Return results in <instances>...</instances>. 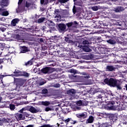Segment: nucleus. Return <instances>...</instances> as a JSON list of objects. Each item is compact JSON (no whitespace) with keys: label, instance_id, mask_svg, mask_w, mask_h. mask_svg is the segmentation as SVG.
I'll list each match as a JSON object with an SVG mask.
<instances>
[{"label":"nucleus","instance_id":"26","mask_svg":"<svg viewBox=\"0 0 127 127\" xmlns=\"http://www.w3.org/2000/svg\"><path fill=\"white\" fill-rule=\"evenodd\" d=\"M1 4L3 5V6H7V5H8V0H2Z\"/></svg>","mask_w":127,"mask_h":127},{"label":"nucleus","instance_id":"44","mask_svg":"<svg viewBox=\"0 0 127 127\" xmlns=\"http://www.w3.org/2000/svg\"><path fill=\"white\" fill-rule=\"evenodd\" d=\"M43 105L44 106H49V105H50V102L48 101L43 102Z\"/></svg>","mask_w":127,"mask_h":127},{"label":"nucleus","instance_id":"29","mask_svg":"<svg viewBox=\"0 0 127 127\" xmlns=\"http://www.w3.org/2000/svg\"><path fill=\"white\" fill-rule=\"evenodd\" d=\"M45 19H46V18H45L44 17H42L41 18H39L37 20V22L38 23H42V22H43L44 21V20H45Z\"/></svg>","mask_w":127,"mask_h":127},{"label":"nucleus","instance_id":"42","mask_svg":"<svg viewBox=\"0 0 127 127\" xmlns=\"http://www.w3.org/2000/svg\"><path fill=\"white\" fill-rule=\"evenodd\" d=\"M53 87H54V88H60L61 85L60 84L57 83L53 85Z\"/></svg>","mask_w":127,"mask_h":127},{"label":"nucleus","instance_id":"39","mask_svg":"<svg viewBox=\"0 0 127 127\" xmlns=\"http://www.w3.org/2000/svg\"><path fill=\"white\" fill-rule=\"evenodd\" d=\"M23 115H24V120H25V117L26 118H29V117H30V115H29V114H28L26 112H24L23 113Z\"/></svg>","mask_w":127,"mask_h":127},{"label":"nucleus","instance_id":"56","mask_svg":"<svg viewBox=\"0 0 127 127\" xmlns=\"http://www.w3.org/2000/svg\"><path fill=\"white\" fill-rule=\"evenodd\" d=\"M92 127H99V126L97 124H94L92 125Z\"/></svg>","mask_w":127,"mask_h":127},{"label":"nucleus","instance_id":"28","mask_svg":"<svg viewBox=\"0 0 127 127\" xmlns=\"http://www.w3.org/2000/svg\"><path fill=\"white\" fill-rule=\"evenodd\" d=\"M14 81L15 83H17V84H18V85H19V83H21V82H22V79L14 77Z\"/></svg>","mask_w":127,"mask_h":127},{"label":"nucleus","instance_id":"57","mask_svg":"<svg viewBox=\"0 0 127 127\" xmlns=\"http://www.w3.org/2000/svg\"><path fill=\"white\" fill-rule=\"evenodd\" d=\"M103 26H108V24H107L106 23H103Z\"/></svg>","mask_w":127,"mask_h":127},{"label":"nucleus","instance_id":"52","mask_svg":"<svg viewBox=\"0 0 127 127\" xmlns=\"http://www.w3.org/2000/svg\"><path fill=\"white\" fill-rule=\"evenodd\" d=\"M83 44H89V42L88 41H84L83 42Z\"/></svg>","mask_w":127,"mask_h":127},{"label":"nucleus","instance_id":"54","mask_svg":"<svg viewBox=\"0 0 127 127\" xmlns=\"http://www.w3.org/2000/svg\"><path fill=\"white\" fill-rule=\"evenodd\" d=\"M0 20H1V21H4V20H5V18L4 17L0 18Z\"/></svg>","mask_w":127,"mask_h":127},{"label":"nucleus","instance_id":"48","mask_svg":"<svg viewBox=\"0 0 127 127\" xmlns=\"http://www.w3.org/2000/svg\"><path fill=\"white\" fill-rule=\"evenodd\" d=\"M52 109L49 107H48L45 109V112H49V111H51Z\"/></svg>","mask_w":127,"mask_h":127},{"label":"nucleus","instance_id":"12","mask_svg":"<svg viewBox=\"0 0 127 127\" xmlns=\"http://www.w3.org/2000/svg\"><path fill=\"white\" fill-rule=\"evenodd\" d=\"M20 54L21 53H26V52H28L29 51V48L27 47L23 46L20 47Z\"/></svg>","mask_w":127,"mask_h":127},{"label":"nucleus","instance_id":"45","mask_svg":"<svg viewBox=\"0 0 127 127\" xmlns=\"http://www.w3.org/2000/svg\"><path fill=\"white\" fill-rule=\"evenodd\" d=\"M115 40H116V42L117 44V42H118V43H122V42H121V41H120V39H121L120 38H115Z\"/></svg>","mask_w":127,"mask_h":127},{"label":"nucleus","instance_id":"20","mask_svg":"<svg viewBox=\"0 0 127 127\" xmlns=\"http://www.w3.org/2000/svg\"><path fill=\"white\" fill-rule=\"evenodd\" d=\"M18 22H19V19L15 18L11 21V25H12V26H15Z\"/></svg>","mask_w":127,"mask_h":127},{"label":"nucleus","instance_id":"33","mask_svg":"<svg viewBox=\"0 0 127 127\" xmlns=\"http://www.w3.org/2000/svg\"><path fill=\"white\" fill-rule=\"evenodd\" d=\"M83 51H84L85 52H91V51H92V50L89 48V47H84L83 48Z\"/></svg>","mask_w":127,"mask_h":127},{"label":"nucleus","instance_id":"25","mask_svg":"<svg viewBox=\"0 0 127 127\" xmlns=\"http://www.w3.org/2000/svg\"><path fill=\"white\" fill-rule=\"evenodd\" d=\"M106 41L107 43H109V44H112V45L116 44V40H115V39H110L108 40H107Z\"/></svg>","mask_w":127,"mask_h":127},{"label":"nucleus","instance_id":"21","mask_svg":"<svg viewBox=\"0 0 127 127\" xmlns=\"http://www.w3.org/2000/svg\"><path fill=\"white\" fill-rule=\"evenodd\" d=\"M45 25H47L48 26H54L55 25V24H54V22L51 21V20H48L45 22Z\"/></svg>","mask_w":127,"mask_h":127},{"label":"nucleus","instance_id":"46","mask_svg":"<svg viewBox=\"0 0 127 127\" xmlns=\"http://www.w3.org/2000/svg\"><path fill=\"white\" fill-rule=\"evenodd\" d=\"M42 94H48V90L47 89H44L42 91Z\"/></svg>","mask_w":127,"mask_h":127},{"label":"nucleus","instance_id":"61","mask_svg":"<svg viewBox=\"0 0 127 127\" xmlns=\"http://www.w3.org/2000/svg\"><path fill=\"white\" fill-rule=\"evenodd\" d=\"M40 65H41V63H39V64H37V67H39V66H40Z\"/></svg>","mask_w":127,"mask_h":127},{"label":"nucleus","instance_id":"3","mask_svg":"<svg viewBox=\"0 0 127 127\" xmlns=\"http://www.w3.org/2000/svg\"><path fill=\"white\" fill-rule=\"evenodd\" d=\"M111 105V106H108V110H112L113 111H123L125 110V108L123 107V104H120L117 106H114V104H115V102L113 101L110 103Z\"/></svg>","mask_w":127,"mask_h":127},{"label":"nucleus","instance_id":"7","mask_svg":"<svg viewBox=\"0 0 127 127\" xmlns=\"http://www.w3.org/2000/svg\"><path fill=\"white\" fill-rule=\"evenodd\" d=\"M23 0H19L18 2V7L17 9V12H21L24 10V6L21 5V3Z\"/></svg>","mask_w":127,"mask_h":127},{"label":"nucleus","instance_id":"38","mask_svg":"<svg viewBox=\"0 0 127 127\" xmlns=\"http://www.w3.org/2000/svg\"><path fill=\"white\" fill-rule=\"evenodd\" d=\"M63 113H64V114H68L69 113V110L68 109V108H64L63 109L62 111Z\"/></svg>","mask_w":127,"mask_h":127},{"label":"nucleus","instance_id":"11","mask_svg":"<svg viewBox=\"0 0 127 127\" xmlns=\"http://www.w3.org/2000/svg\"><path fill=\"white\" fill-rule=\"evenodd\" d=\"M59 30L60 32H63L66 30V25L65 24H60L58 25Z\"/></svg>","mask_w":127,"mask_h":127},{"label":"nucleus","instance_id":"23","mask_svg":"<svg viewBox=\"0 0 127 127\" xmlns=\"http://www.w3.org/2000/svg\"><path fill=\"white\" fill-rule=\"evenodd\" d=\"M94 117L90 116L89 118L86 120V124H92L94 123Z\"/></svg>","mask_w":127,"mask_h":127},{"label":"nucleus","instance_id":"19","mask_svg":"<svg viewBox=\"0 0 127 127\" xmlns=\"http://www.w3.org/2000/svg\"><path fill=\"white\" fill-rule=\"evenodd\" d=\"M75 5H78L79 6H82L83 5V1L82 0H73Z\"/></svg>","mask_w":127,"mask_h":127},{"label":"nucleus","instance_id":"59","mask_svg":"<svg viewBox=\"0 0 127 127\" xmlns=\"http://www.w3.org/2000/svg\"><path fill=\"white\" fill-rule=\"evenodd\" d=\"M25 127H33V125H28L27 126Z\"/></svg>","mask_w":127,"mask_h":127},{"label":"nucleus","instance_id":"50","mask_svg":"<svg viewBox=\"0 0 127 127\" xmlns=\"http://www.w3.org/2000/svg\"><path fill=\"white\" fill-rule=\"evenodd\" d=\"M110 77H116V76H117V74H116V73H111L110 74Z\"/></svg>","mask_w":127,"mask_h":127},{"label":"nucleus","instance_id":"47","mask_svg":"<svg viewBox=\"0 0 127 127\" xmlns=\"http://www.w3.org/2000/svg\"><path fill=\"white\" fill-rule=\"evenodd\" d=\"M25 6L28 8V7H30V6H31V3L26 2Z\"/></svg>","mask_w":127,"mask_h":127},{"label":"nucleus","instance_id":"40","mask_svg":"<svg viewBox=\"0 0 127 127\" xmlns=\"http://www.w3.org/2000/svg\"><path fill=\"white\" fill-rule=\"evenodd\" d=\"M81 110V107L80 106H75L73 108V111H80Z\"/></svg>","mask_w":127,"mask_h":127},{"label":"nucleus","instance_id":"43","mask_svg":"<svg viewBox=\"0 0 127 127\" xmlns=\"http://www.w3.org/2000/svg\"><path fill=\"white\" fill-rule=\"evenodd\" d=\"M58 1L61 3H65V2H67V1H69V0H58Z\"/></svg>","mask_w":127,"mask_h":127},{"label":"nucleus","instance_id":"14","mask_svg":"<svg viewBox=\"0 0 127 127\" xmlns=\"http://www.w3.org/2000/svg\"><path fill=\"white\" fill-rule=\"evenodd\" d=\"M69 14V11L67 10H61V17H66V15Z\"/></svg>","mask_w":127,"mask_h":127},{"label":"nucleus","instance_id":"51","mask_svg":"<svg viewBox=\"0 0 127 127\" xmlns=\"http://www.w3.org/2000/svg\"><path fill=\"white\" fill-rule=\"evenodd\" d=\"M97 99H102L103 97L102 96V95L101 94H99L98 95H97L96 96Z\"/></svg>","mask_w":127,"mask_h":127},{"label":"nucleus","instance_id":"2","mask_svg":"<svg viewBox=\"0 0 127 127\" xmlns=\"http://www.w3.org/2000/svg\"><path fill=\"white\" fill-rule=\"evenodd\" d=\"M13 74H14L8 75V76H11L12 77H28L29 76V73L25 71L19 70L17 69H15Z\"/></svg>","mask_w":127,"mask_h":127},{"label":"nucleus","instance_id":"5","mask_svg":"<svg viewBox=\"0 0 127 127\" xmlns=\"http://www.w3.org/2000/svg\"><path fill=\"white\" fill-rule=\"evenodd\" d=\"M63 122L66 124V126H68L69 124L71 125H76L78 123L76 120H73L71 118H69L63 120Z\"/></svg>","mask_w":127,"mask_h":127},{"label":"nucleus","instance_id":"35","mask_svg":"<svg viewBox=\"0 0 127 127\" xmlns=\"http://www.w3.org/2000/svg\"><path fill=\"white\" fill-rule=\"evenodd\" d=\"M9 107L11 111H14L15 109V105L13 104H9Z\"/></svg>","mask_w":127,"mask_h":127},{"label":"nucleus","instance_id":"4","mask_svg":"<svg viewBox=\"0 0 127 127\" xmlns=\"http://www.w3.org/2000/svg\"><path fill=\"white\" fill-rule=\"evenodd\" d=\"M55 68L53 67H45L41 70V72L44 74H50L55 72Z\"/></svg>","mask_w":127,"mask_h":127},{"label":"nucleus","instance_id":"31","mask_svg":"<svg viewBox=\"0 0 127 127\" xmlns=\"http://www.w3.org/2000/svg\"><path fill=\"white\" fill-rule=\"evenodd\" d=\"M33 64V59L27 62V63H25V65L26 66H31V65H32Z\"/></svg>","mask_w":127,"mask_h":127},{"label":"nucleus","instance_id":"18","mask_svg":"<svg viewBox=\"0 0 127 127\" xmlns=\"http://www.w3.org/2000/svg\"><path fill=\"white\" fill-rule=\"evenodd\" d=\"M55 14L56 15L55 18H61V11H60L59 9H57L55 10Z\"/></svg>","mask_w":127,"mask_h":127},{"label":"nucleus","instance_id":"53","mask_svg":"<svg viewBox=\"0 0 127 127\" xmlns=\"http://www.w3.org/2000/svg\"><path fill=\"white\" fill-rule=\"evenodd\" d=\"M0 30L2 31V32L5 31V28H0Z\"/></svg>","mask_w":127,"mask_h":127},{"label":"nucleus","instance_id":"60","mask_svg":"<svg viewBox=\"0 0 127 127\" xmlns=\"http://www.w3.org/2000/svg\"><path fill=\"white\" fill-rule=\"evenodd\" d=\"M85 1H86L87 3H89V2L91 1V0H85Z\"/></svg>","mask_w":127,"mask_h":127},{"label":"nucleus","instance_id":"32","mask_svg":"<svg viewBox=\"0 0 127 127\" xmlns=\"http://www.w3.org/2000/svg\"><path fill=\"white\" fill-rule=\"evenodd\" d=\"M17 117L19 120H24V116L23 113L18 114Z\"/></svg>","mask_w":127,"mask_h":127},{"label":"nucleus","instance_id":"9","mask_svg":"<svg viewBox=\"0 0 127 127\" xmlns=\"http://www.w3.org/2000/svg\"><path fill=\"white\" fill-rule=\"evenodd\" d=\"M19 88H20V85L18 83L15 84L13 83L11 85V88L10 89L11 91H19Z\"/></svg>","mask_w":127,"mask_h":127},{"label":"nucleus","instance_id":"24","mask_svg":"<svg viewBox=\"0 0 127 127\" xmlns=\"http://www.w3.org/2000/svg\"><path fill=\"white\" fill-rule=\"evenodd\" d=\"M76 105H77V106H87V102L85 101H82L81 100H79L76 102Z\"/></svg>","mask_w":127,"mask_h":127},{"label":"nucleus","instance_id":"63","mask_svg":"<svg viewBox=\"0 0 127 127\" xmlns=\"http://www.w3.org/2000/svg\"><path fill=\"white\" fill-rule=\"evenodd\" d=\"M40 41H41V42H43V39L42 38L40 39Z\"/></svg>","mask_w":127,"mask_h":127},{"label":"nucleus","instance_id":"8","mask_svg":"<svg viewBox=\"0 0 127 127\" xmlns=\"http://www.w3.org/2000/svg\"><path fill=\"white\" fill-rule=\"evenodd\" d=\"M76 117L78 118V119H86L87 117L88 116V115L87 114V112H83L81 113H78L76 114L75 115Z\"/></svg>","mask_w":127,"mask_h":127},{"label":"nucleus","instance_id":"16","mask_svg":"<svg viewBox=\"0 0 127 127\" xmlns=\"http://www.w3.org/2000/svg\"><path fill=\"white\" fill-rule=\"evenodd\" d=\"M70 73H74V74L70 75L69 76V78L70 79H73V78H76L77 77V75H75V74H76L77 73V70L74 69H71L70 70Z\"/></svg>","mask_w":127,"mask_h":127},{"label":"nucleus","instance_id":"62","mask_svg":"<svg viewBox=\"0 0 127 127\" xmlns=\"http://www.w3.org/2000/svg\"><path fill=\"white\" fill-rule=\"evenodd\" d=\"M126 35H127L126 33H124L122 34V36H126Z\"/></svg>","mask_w":127,"mask_h":127},{"label":"nucleus","instance_id":"15","mask_svg":"<svg viewBox=\"0 0 127 127\" xmlns=\"http://www.w3.org/2000/svg\"><path fill=\"white\" fill-rule=\"evenodd\" d=\"M81 10H82L81 7H78L76 8L75 5H74L73 7L72 11L74 14H75L76 12H81Z\"/></svg>","mask_w":127,"mask_h":127},{"label":"nucleus","instance_id":"17","mask_svg":"<svg viewBox=\"0 0 127 127\" xmlns=\"http://www.w3.org/2000/svg\"><path fill=\"white\" fill-rule=\"evenodd\" d=\"M115 70H116V67L113 65H107L106 66V71L113 72V71H115Z\"/></svg>","mask_w":127,"mask_h":127},{"label":"nucleus","instance_id":"27","mask_svg":"<svg viewBox=\"0 0 127 127\" xmlns=\"http://www.w3.org/2000/svg\"><path fill=\"white\" fill-rule=\"evenodd\" d=\"M64 41H66L67 43H71L72 45L75 43L72 40H70V38L68 37H65Z\"/></svg>","mask_w":127,"mask_h":127},{"label":"nucleus","instance_id":"37","mask_svg":"<svg viewBox=\"0 0 127 127\" xmlns=\"http://www.w3.org/2000/svg\"><path fill=\"white\" fill-rule=\"evenodd\" d=\"M41 4H47L48 3V0H40Z\"/></svg>","mask_w":127,"mask_h":127},{"label":"nucleus","instance_id":"64","mask_svg":"<svg viewBox=\"0 0 127 127\" xmlns=\"http://www.w3.org/2000/svg\"><path fill=\"white\" fill-rule=\"evenodd\" d=\"M126 90L127 91V84L126 85Z\"/></svg>","mask_w":127,"mask_h":127},{"label":"nucleus","instance_id":"13","mask_svg":"<svg viewBox=\"0 0 127 127\" xmlns=\"http://www.w3.org/2000/svg\"><path fill=\"white\" fill-rule=\"evenodd\" d=\"M29 112L31 113L36 114V113H38V112H40V110L39 108H35L33 106H31L29 110Z\"/></svg>","mask_w":127,"mask_h":127},{"label":"nucleus","instance_id":"58","mask_svg":"<svg viewBox=\"0 0 127 127\" xmlns=\"http://www.w3.org/2000/svg\"><path fill=\"white\" fill-rule=\"evenodd\" d=\"M35 18H39V16L37 15V14L35 15Z\"/></svg>","mask_w":127,"mask_h":127},{"label":"nucleus","instance_id":"1","mask_svg":"<svg viewBox=\"0 0 127 127\" xmlns=\"http://www.w3.org/2000/svg\"><path fill=\"white\" fill-rule=\"evenodd\" d=\"M104 82L105 84H107V85L111 87H116L117 90H119V91L123 89L122 79H117L113 78H110V79L106 78L104 79Z\"/></svg>","mask_w":127,"mask_h":127},{"label":"nucleus","instance_id":"6","mask_svg":"<svg viewBox=\"0 0 127 127\" xmlns=\"http://www.w3.org/2000/svg\"><path fill=\"white\" fill-rule=\"evenodd\" d=\"M66 25L68 28H71V27L72 28H76L78 25V23L77 21H74V22H70L66 23Z\"/></svg>","mask_w":127,"mask_h":127},{"label":"nucleus","instance_id":"41","mask_svg":"<svg viewBox=\"0 0 127 127\" xmlns=\"http://www.w3.org/2000/svg\"><path fill=\"white\" fill-rule=\"evenodd\" d=\"M6 73H4V74H2V73H0V79H2L4 78V77H6L7 76H8V75H6Z\"/></svg>","mask_w":127,"mask_h":127},{"label":"nucleus","instance_id":"34","mask_svg":"<svg viewBox=\"0 0 127 127\" xmlns=\"http://www.w3.org/2000/svg\"><path fill=\"white\" fill-rule=\"evenodd\" d=\"M116 24L119 26H122V25H124V24H126V23H125V21L121 22L118 21L116 22Z\"/></svg>","mask_w":127,"mask_h":127},{"label":"nucleus","instance_id":"49","mask_svg":"<svg viewBox=\"0 0 127 127\" xmlns=\"http://www.w3.org/2000/svg\"><path fill=\"white\" fill-rule=\"evenodd\" d=\"M23 111H26V108H23L19 111V113H23Z\"/></svg>","mask_w":127,"mask_h":127},{"label":"nucleus","instance_id":"36","mask_svg":"<svg viewBox=\"0 0 127 127\" xmlns=\"http://www.w3.org/2000/svg\"><path fill=\"white\" fill-rule=\"evenodd\" d=\"M91 8L92 10H94V11H97V10H99V6H91Z\"/></svg>","mask_w":127,"mask_h":127},{"label":"nucleus","instance_id":"10","mask_svg":"<svg viewBox=\"0 0 127 127\" xmlns=\"http://www.w3.org/2000/svg\"><path fill=\"white\" fill-rule=\"evenodd\" d=\"M0 12L1 13V15L3 16H7L9 13H8V11H5V9L3 8V7L0 8Z\"/></svg>","mask_w":127,"mask_h":127},{"label":"nucleus","instance_id":"22","mask_svg":"<svg viewBox=\"0 0 127 127\" xmlns=\"http://www.w3.org/2000/svg\"><path fill=\"white\" fill-rule=\"evenodd\" d=\"M125 9V8L123 6H118L116 8H115L114 11L115 12H121V11H123V10Z\"/></svg>","mask_w":127,"mask_h":127},{"label":"nucleus","instance_id":"30","mask_svg":"<svg viewBox=\"0 0 127 127\" xmlns=\"http://www.w3.org/2000/svg\"><path fill=\"white\" fill-rule=\"evenodd\" d=\"M68 94L69 95H71V96H73L75 93H76V91L75 89H69V90L67 91Z\"/></svg>","mask_w":127,"mask_h":127},{"label":"nucleus","instance_id":"55","mask_svg":"<svg viewBox=\"0 0 127 127\" xmlns=\"http://www.w3.org/2000/svg\"><path fill=\"white\" fill-rule=\"evenodd\" d=\"M45 29H46V26H43V27H42V28H41V30H45Z\"/></svg>","mask_w":127,"mask_h":127}]
</instances>
